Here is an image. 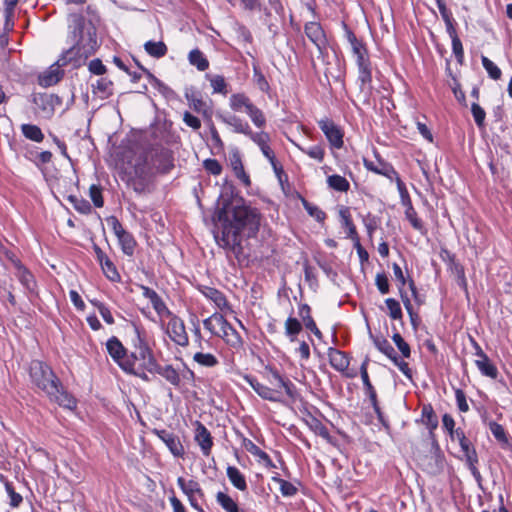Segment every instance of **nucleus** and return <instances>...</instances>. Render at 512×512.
<instances>
[{
  "mask_svg": "<svg viewBox=\"0 0 512 512\" xmlns=\"http://www.w3.org/2000/svg\"><path fill=\"white\" fill-rule=\"evenodd\" d=\"M299 148L303 153L307 154L312 159H315L319 162H322L324 159L325 152L320 145H314L308 149L302 147Z\"/></svg>",
  "mask_w": 512,
  "mask_h": 512,
  "instance_id": "nucleus-61",
  "label": "nucleus"
},
{
  "mask_svg": "<svg viewBox=\"0 0 512 512\" xmlns=\"http://www.w3.org/2000/svg\"><path fill=\"white\" fill-rule=\"evenodd\" d=\"M193 359L204 367H214L219 363L218 359L211 353L197 352L194 354Z\"/></svg>",
  "mask_w": 512,
  "mask_h": 512,
  "instance_id": "nucleus-45",
  "label": "nucleus"
},
{
  "mask_svg": "<svg viewBox=\"0 0 512 512\" xmlns=\"http://www.w3.org/2000/svg\"><path fill=\"white\" fill-rule=\"evenodd\" d=\"M385 304L388 309V315L394 320L402 319V309L400 303L394 298H387Z\"/></svg>",
  "mask_w": 512,
  "mask_h": 512,
  "instance_id": "nucleus-47",
  "label": "nucleus"
},
{
  "mask_svg": "<svg viewBox=\"0 0 512 512\" xmlns=\"http://www.w3.org/2000/svg\"><path fill=\"white\" fill-rule=\"evenodd\" d=\"M89 196H90L93 204L97 208L103 207L104 200H103V197H102V189H101L100 186L95 185V184L91 185L90 188H89Z\"/></svg>",
  "mask_w": 512,
  "mask_h": 512,
  "instance_id": "nucleus-59",
  "label": "nucleus"
},
{
  "mask_svg": "<svg viewBox=\"0 0 512 512\" xmlns=\"http://www.w3.org/2000/svg\"><path fill=\"white\" fill-rule=\"evenodd\" d=\"M328 357L330 365L339 372H344L349 367L348 356L338 349L329 348Z\"/></svg>",
  "mask_w": 512,
  "mask_h": 512,
  "instance_id": "nucleus-23",
  "label": "nucleus"
},
{
  "mask_svg": "<svg viewBox=\"0 0 512 512\" xmlns=\"http://www.w3.org/2000/svg\"><path fill=\"white\" fill-rule=\"evenodd\" d=\"M20 283L30 292H33L36 286L34 276L24 268H21L18 275Z\"/></svg>",
  "mask_w": 512,
  "mask_h": 512,
  "instance_id": "nucleus-50",
  "label": "nucleus"
},
{
  "mask_svg": "<svg viewBox=\"0 0 512 512\" xmlns=\"http://www.w3.org/2000/svg\"><path fill=\"white\" fill-rule=\"evenodd\" d=\"M390 360L399 368V370L408 379L412 380L413 373H412V370L409 368V365H408L407 362H405L402 359H400L397 353Z\"/></svg>",
  "mask_w": 512,
  "mask_h": 512,
  "instance_id": "nucleus-63",
  "label": "nucleus"
},
{
  "mask_svg": "<svg viewBox=\"0 0 512 512\" xmlns=\"http://www.w3.org/2000/svg\"><path fill=\"white\" fill-rule=\"evenodd\" d=\"M189 63L199 71H205L209 67V61L199 49H193L188 55Z\"/></svg>",
  "mask_w": 512,
  "mask_h": 512,
  "instance_id": "nucleus-33",
  "label": "nucleus"
},
{
  "mask_svg": "<svg viewBox=\"0 0 512 512\" xmlns=\"http://www.w3.org/2000/svg\"><path fill=\"white\" fill-rule=\"evenodd\" d=\"M230 165L234 171L235 176L245 185L250 186L251 181L249 176L244 170V166L241 160V156L238 151H235L229 156Z\"/></svg>",
  "mask_w": 512,
  "mask_h": 512,
  "instance_id": "nucleus-25",
  "label": "nucleus"
},
{
  "mask_svg": "<svg viewBox=\"0 0 512 512\" xmlns=\"http://www.w3.org/2000/svg\"><path fill=\"white\" fill-rule=\"evenodd\" d=\"M364 166L367 170L372 171L376 174L385 176L389 180H394V177L398 175L394 167L381 159H377L376 161H369L364 159Z\"/></svg>",
  "mask_w": 512,
  "mask_h": 512,
  "instance_id": "nucleus-15",
  "label": "nucleus"
},
{
  "mask_svg": "<svg viewBox=\"0 0 512 512\" xmlns=\"http://www.w3.org/2000/svg\"><path fill=\"white\" fill-rule=\"evenodd\" d=\"M489 429L492 433V435L497 439L499 442L507 443L508 438L506 435V432L502 425H500L497 422L491 421L489 423Z\"/></svg>",
  "mask_w": 512,
  "mask_h": 512,
  "instance_id": "nucleus-57",
  "label": "nucleus"
},
{
  "mask_svg": "<svg viewBox=\"0 0 512 512\" xmlns=\"http://www.w3.org/2000/svg\"><path fill=\"white\" fill-rule=\"evenodd\" d=\"M138 345L136 346V351L131 354L129 357L134 363L136 360H146L149 355L152 354V350L149 348L148 344L141 339L138 338Z\"/></svg>",
  "mask_w": 512,
  "mask_h": 512,
  "instance_id": "nucleus-42",
  "label": "nucleus"
},
{
  "mask_svg": "<svg viewBox=\"0 0 512 512\" xmlns=\"http://www.w3.org/2000/svg\"><path fill=\"white\" fill-rule=\"evenodd\" d=\"M426 459L428 461L426 464V470L429 473L438 474L443 470L445 457L437 443L433 444V450L431 451L430 455L426 457Z\"/></svg>",
  "mask_w": 512,
  "mask_h": 512,
  "instance_id": "nucleus-19",
  "label": "nucleus"
},
{
  "mask_svg": "<svg viewBox=\"0 0 512 512\" xmlns=\"http://www.w3.org/2000/svg\"><path fill=\"white\" fill-rule=\"evenodd\" d=\"M216 501L226 512H245L239 509L237 503L224 492L219 491L216 494Z\"/></svg>",
  "mask_w": 512,
  "mask_h": 512,
  "instance_id": "nucleus-35",
  "label": "nucleus"
},
{
  "mask_svg": "<svg viewBox=\"0 0 512 512\" xmlns=\"http://www.w3.org/2000/svg\"><path fill=\"white\" fill-rule=\"evenodd\" d=\"M214 93L227 94V84L223 76L216 75L210 79Z\"/></svg>",
  "mask_w": 512,
  "mask_h": 512,
  "instance_id": "nucleus-60",
  "label": "nucleus"
},
{
  "mask_svg": "<svg viewBox=\"0 0 512 512\" xmlns=\"http://www.w3.org/2000/svg\"><path fill=\"white\" fill-rule=\"evenodd\" d=\"M227 477L232 485L240 491L247 490V483L244 475L234 466L227 467Z\"/></svg>",
  "mask_w": 512,
  "mask_h": 512,
  "instance_id": "nucleus-28",
  "label": "nucleus"
},
{
  "mask_svg": "<svg viewBox=\"0 0 512 512\" xmlns=\"http://www.w3.org/2000/svg\"><path fill=\"white\" fill-rule=\"evenodd\" d=\"M152 168L159 173H168L174 166L172 151L168 148L157 146L149 153Z\"/></svg>",
  "mask_w": 512,
  "mask_h": 512,
  "instance_id": "nucleus-8",
  "label": "nucleus"
},
{
  "mask_svg": "<svg viewBox=\"0 0 512 512\" xmlns=\"http://www.w3.org/2000/svg\"><path fill=\"white\" fill-rule=\"evenodd\" d=\"M146 76L151 85L157 88L162 94L170 95L173 94L171 88L165 85L162 81H160L157 77H155L150 71H146Z\"/></svg>",
  "mask_w": 512,
  "mask_h": 512,
  "instance_id": "nucleus-58",
  "label": "nucleus"
},
{
  "mask_svg": "<svg viewBox=\"0 0 512 512\" xmlns=\"http://www.w3.org/2000/svg\"><path fill=\"white\" fill-rule=\"evenodd\" d=\"M272 479L280 485V491L283 496L291 497L297 493L298 490L296 486H294L291 482L279 477H273Z\"/></svg>",
  "mask_w": 512,
  "mask_h": 512,
  "instance_id": "nucleus-53",
  "label": "nucleus"
},
{
  "mask_svg": "<svg viewBox=\"0 0 512 512\" xmlns=\"http://www.w3.org/2000/svg\"><path fill=\"white\" fill-rule=\"evenodd\" d=\"M195 441L201 448L203 455L209 456L213 446V440L209 430L200 422H197Z\"/></svg>",
  "mask_w": 512,
  "mask_h": 512,
  "instance_id": "nucleus-20",
  "label": "nucleus"
},
{
  "mask_svg": "<svg viewBox=\"0 0 512 512\" xmlns=\"http://www.w3.org/2000/svg\"><path fill=\"white\" fill-rule=\"evenodd\" d=\"M152 433L165 443L173 456L181 458L184 456L185 450L177 435L165 429H154Z\"/></svg>",
  "mask_w": 512,
  "mask_h": 512,
  "instance_id": "nucleus-12",
  "label": "nucleus"
},
{
  "mask_svg": "<svg viewBox=\"0 0 512 512\" xmlns=\"http://www.w3.org/2000/svg\"><path fill=\"white\" fill-rule=\"evenodd\" d=\"M62 61L60 59L49 67L47 71L39 75L38 82L43 87H49L58 83L63 77V71L60 70Z\"/></svg>",
  "mask_w": 512,
  "mask_h": 512,
  "instance_id": "nucleus-17",
  "label": "nucleus"
},
{
  "mask_svg": "<svg viewBox=\"0 0 512 512\" xmlns=\"http://www.w3.org/2000/svg\"><path fill=\"white\" fill-rule=\"evenodd\" d=\"M145 51L152 57L161 58L167 54V46L164 42L147 41L144 44Z\"/></svg>",
  "mask_w": 512,
  "mask_h": 512,
  "instance_id": "nucleus-36",
  "label": "nucleus"
},
{
  "mask_svg": "<svg viewBox=\"0 0 512 512\" xmlns=\"http://www.w3.org/2000/svg\"><path fill=\"white\" fill-rule=\"evenodd\" d=\"M327 184L330 188L339 192H347L350 188L348 180L338 174L328 176Z\"/></svg>",
  "mask_w": 512,
  "mask_h": 512,
  "instance_id": "nucleus-38",
  "label": "nucleus"
},
{
  "mask_svg": "<svg viewBox=\"0 0 512 512\" xmlns=\"http://www.w3.org/2000/svg\"><path fill=\"white\" fill-rule=\"evenodd\" d=\"M21 131L27 139L34 142H42L44 139V134L37 125L23 124L21 126Z\"/></svg>",
  "mask_w": 512,
  "mask_h": 512,
  "instance_id": "nucleus-39",
  "label": "nucleus"
},
{
  "mask_svg": "<svg viewBox=\"0 0 512 512\" xmlns=\"http://www.w3.org/2000/svg\"><path fill=\"white\" fill-rule=\"evenodd\" d=\"M302 324L294 317H288L285 322V334L289 337L290 341H295L296 336L301 332Z\"/></svg>",
  "mask_w": 512,
  "mask_h": 512,
  "instance_id": "nucleus-41",
  "label": "nucleus"
},
{
  "mask_svg": "<svg viewBox=\"0 0 512 512\" xmlns=\"http://www.w3.org/2000/svg\"><path fill=\"white\" fill-rule=\"evenodd\" d=\"M106 347L109 355L124 371L130 374L138 375L134 371V362L128 356H126V349L117 337H111L107 341Z\"/></svg>",
  "mask_w": 512,
  "mask_h": 512,
  "instance_id": "nucleus-7",
  "label": "nucleus"
},
{
  "mask_svg": "<svg viewBox=\"0 0 512 512\" xmlns=\"http://www.w3.org/2000/svg\"><path fill=\"white\" fill-rule=\"evenodd\" d=\"M422 418L430 429H435L438 426V418L431 405H424L422 408Z\"/></svg>",
  "mask_w": 512,
  "mask_h": 512,
  "instance_id": "nucleus-46",
  "label": "nucleus"
},
{
  "mask_svg": "<svg viewBox=\"0 0 512 512\" xmlns=\"http://www.w3.org/2000/svg\"><path fill=\"white\" fill-rule=\"evenodd\" d=\"M203 294L210 300H212L216 306L220 309H223L227 306L226 297L222 292L215 288L206 287L203 291Z\"/></svg>",
  "mask_w": 512,
  "mask_h": 512,
  "instance_id": "nucleus-40",
  "label": "nucleus"
},
{
  "mask_svg": "<svg viewBox=\"0 0 512 512\" xmlns=\"http://www.w3.org/2000/svg\"><path fill=\"white\" fill-rule=\"evenodd\" d=\"M142 290L143 296L150 300L154 310L157 312L158 315L161 316L166 314L169 316L172 314L156 291L146 286H142Z\"/></svg>",
  "mask_w": 512,
  "mask_h": 512,
  "instance_id": "nucleus-22",
  "label": "nucleus"
},
{
  "mask_svg": "<svg viewBox=\"0 0 512 512\" xmlns=\"http://www.w3.org/2000/svg\"><path fill=\"white\" fill-rule=\"evenodd\" d=\"M304 32L319 52L323 53L327 47V38L322 26L317 22H308L304 27Z\"/></svg>",
  "mask_w": 512,
  "mask_h": 512,
  "instance_id": "nucleus-14",
  "label": "nucleus"
},
{
  "mask_svg": "<svg viewBox=\"0 0 512 512\" xmlns=\"http://www.w3.org/2000/svg\"><path fill=\"white\" fill-rule=\"evenodd\" d=\"M68 200L70 201V203H72L73 207L82 214H89L92 210L90 203L83 198H79L75 195H70L68 197Z\"/></svg>",
  "mask_w": 512,
  "mask_h": 512,
  "instance_id": "nucleus-48",
  "label": "nucleus"
},
{
  "mask_svg": "<svg viewBox=\"0 0 512 512\" xmlns=\"http://www.w3.org/2000/svg\"><path fill=\"white\" fill-rule=\"evenodd\" d=\"M358 80L360 81V94L363 97V102L369 104V98L372 91V73L371 67L358 69Z\"/></svg>",
  "mask_w": 512,
  "mask_h": 512,
  "instance_id": "nucleus-21",
  "label": "nucleus"
},
{
  "mask_svg": "<svg viewBox=\"0 0 512 512\" xmlns=\"http://www.w3.org/2000/svg\"><path fill=\"white\" fill-rule=\"evenodd\" d=\"M33 103L43 112L52 114L54 111V96L46 93L33 95Z\"/></svg>",
  "mask_w": 512,
  "mask_h": 512,
  "instance_id": "nucleus-26",
  "label": "nucleus"
},
{
  "mask_svg": "<svg viewBox=\"0 0 512 512\" xmlns=\"http://www.w3.org/2000/svg\"><path fill=\"white\" fill-rule=\"evenodd\" d=\"M471 112L475 120L476 125L481 128L484 126L486 113L484 109L477 103H472Z\"/></svg>",
  "mask_w": 512,
  "mask_h": 512,
  "instance_id": "nucleus-62",
  "label": "nucleus"
},
{
  "mask_svg": "<svg viewBox=\"0 0 512 512\" xmlns=\"http://www.w3.org/2000/svg\"><path fill=\"white\" fill-rule=\"evenodd\" d=\"M475 365L479 369L482 375L491 379H496L498 376L497 367L491 362L489 357L483 360H475Z\"/></svg>",
  "mask_w": 512,
  "mask_h": 512,
  "instance_id": "nucleus-34",
  "label": "nucleus"
},
{
  "mask_svg": "<svg viewBox=\"0 0 512 512\" xmlns=\"http://www.w3.org/2000/svg\"><path fill=\"white\" fill-rule=\"evenodd\" d=\"M100 266L103 273L109 280L113 282H117L120 280V275L117 271V268L109 257L107 259H104V261L100 263Z\"/></svg>",
  "mask_w": 512,
  "mask_h": 512,
  "instance_id": "nucleus-43",
  "label": "nucleus"
},
{
  "mask_svg": "<svg viewBox=\"0 0 512 512\" xmlns=\"http://www.w3.org/2000/svg\"><path fill=\"white\" fill-rule=\"evenodd\" d=\"M481 62L492 79L498 80L501 77V70L489 58L482 56Z\"/></svg>",
  "mask_w": 512,
  "mask_h": 512,
  "instance_id": "nucleus-54",
  "label": "nucleus"
},
{
  "mask_svg": "<svg viewBox=\"0 0 512 512\" xmlns=\"http://www.w3.org/2000/svg\"><path fill=\"white\" fill-rule=\"evenodd\" d=\"M272 378L275 380V388H270L264 384L259 383L257 380H249V383L253 390L263 399L272 402L280 400V389L283 388L286 394L293 398L295 395V386L289 381L285 380L277 370L270 369Z\"/></svg>",
  "mask_w": 512,
  "mask_h": 512,
  "instance_id": "nucleus-4",
  "label": "nucleus"
},
{
  "mask_svg": "<svg viewBox=\"0 0 512 512\" xmlns=\"http://www.w3.org/2000/svg\"><path fill=\"white\" fill-rule=\"evenodd\" d=\"M229 104L230 108L235 112H242L244 110L257 128H264L266 126V117L263 111L255 106L244 93L232 94Z\"/></svg>",
  "mask_w": 512,
  "mask_h": 512,
  "instance_id": "nucleus-5",
  "label": "nucleus"
},
{
  "mask_svg": "<svg viewBox=\"0 0 512 512\" xmlns=\"http://www.w3.org/2000/svg\"><path fill=\"white\" fill-rule=\"evenodd\" d=\"M29 376L32 384L42 391L50 401L68 409L76 407L75 398L65 390L60 379L45 362L32 360L29 366Z\"/></svg>",
  "mask_w": 512,
  "mask_h": 512,
  "instance_id": "nucleus-3",
  "label": "nucleus"
},
{
  "mask_svg": "<svg viewBox=\"0 0 512 512\" xmlns=\"http://www.w3.org/2000/svg\"><path fill=\"white\" fill-rule=\"evenodd\" d=\"M225 321H226V318L223 315L214 313L212 316L208 317L207 319H205L203 321V325L212 334H215L218 336Z\"/></svg>",
  "mask_w": 512,
  "mask_h": 512,
  "instance_id": "nucleus-31",
  "label": "nucleus"
},
{
  "mask_svg": "<svg viewBox=\"0 0 512 512\" xmlns=\"http://www.w3.org/2000/svg\"><path fill=\"white\" fill-rule=\"evenodd\" d=\"M177 484L180 489L186 495H199L200 497L204 496V493L199 485V483L195 480L186 481L183 477H179L177 479Z\"/></svg>",
  "mask_w": 512,
  "mask_h": 512,
  "instance_id": "nucleus-30",
  "label": "nucleus"
},
{
  "mask_svg": "<svg viewBox=\"0 0 512 512\" xmlns=\"http://www.w3.org/2000/svg\"><path fill=\"white\" fill-rule=\"evenodd\" d=\"M368 363H369V358L366 357L365 360L363 361V363L361 364L360 374H361V378L363 381V385H364L366 394L368 395L371 402H375V399H377V394H376V391L369 379V375L367 372Z\"/></svg>",
  "mask_w": 512,
  "mask_h": 512,
  "instance_id": "nucleus-27",
  "label": "nucleus"
},
{
  "mask_svg": "<svg viewBox=\"0 0 512 512\" xmlns=\"http://www.w3.org/2000/svg\"><path fill=\"white\" fill-rule=\"evenodd\" d=\"M127 185L131 187L137 194H145L150 192V178L130 176Z\"/></svg>",
  "mask_w": 512,
  "mask_h": 512,
  "instance_id": "nucleus-32",
  "label": "nucleus"
},
{
  "mask_svg": "<svg viewBox=\"0 0 512 512\" xmlns=\"http://www.w3.org/2000/svg\"><path fill=\"white\" fill-rule=\"evenodd\" d=\"M185 98L187 99L190 108H192L197 113H205L206 103L202 100L201 97L196 95L194 92H186Z\"/></svg>",
  "mask_w": 512,
  "mask_h": 512,
  "instance_id": "nucleus-44",
  "label": "nucleus"
},
{
  "mask_svg": "<svg viewBox=\"0 0 512 512\" xmlns=\"http://www.w3.org/2000/svg\"><path fill=\"white\" fill-rule=\"evenodd\" d=\"M218 336H220L226 344L234 350H239L243 346L241 336L227 320L225 321Z\"/></svg>",
  "mask_w": 512,
  "mask_h": 512,
  "instance_id": "nucleus-18",
  "label": "nucleus"
},
{
  "mask_svg": "<svg viewBox=\"0 0 512 512\" xmlns=\"http://www.w3.org/2000/svg\"><path fill=\"white\" fill-rule=\"evenodd\" d=\"M156 373L164 377L171 385L175 387L180 385V375L172 365L160 366Z\"/></svg>",
  "mask_w": 512,
  "mask_h": 512,
  "instance_id": "nucleus-37",
  "label": "nucleus"
},
{
  "mask_svg": "<svg viewBox=\"0 0 512 512\" xmlns=\"http://www.w3.org/2000/svg\"><path fill=\"white\" fill-rule=\"evenodd\" d=\"M218 118L226 125L232 127L235 133L244 134L247 137L252 133L249 123L234 114H221L218 115Z\"/></svg>",
  "mask_w": 512,
  "mask_h": 512,
  "instance_id": "nucleus-16",
  "label": "nucleus"
},
{
  "mask_svg": "<svg viewBox=\"0 0 512 512\" xmlns=\"http://www.w3.org/2000/svg\"><path fill=\"white\" fill-rule=\"evenodd\" d=\"M455 436V440L459 442L461 450L465 455L469 470L471 471L475 480L480 483L482 481V476L476 467V464L478 463V456L475 448L471 444L470 440L467 439L462 429H456Z\"/></svg>",
  "mask_w": 512,
  "mask_h": 512,
  "instance_id": "nucleus-6",
  "label": "nucleus"
},
{
  "mask_svg": "<svg viewBox=\"0 0 512 512\" xmlns=\"http://www.w3.org/2000/svg\"><path fill=\"white\" fill-rule=\"evenodd\" d=\"M339 216L341 218V224L343 227L347 229V237L350 239H355L358 237V233L356 231V227L352 222L350 210L347 207H342L339 211Z\"/></svg>",
  "mask_w": 512,
  "mask_h": 512,
  "instance_id": "nucleus-29",
  "label": "nucleus"
},
{
  "mask_svg": "<svg viewBox=\"0 0 512 512\" xmlns=\"http://www.w3.org/2000/svg\"><path fill=\"white\" fill-rule=\"evenodd\" d=\"M88 70L97 76H102L107 72L106 66L103 64V62L96 58L89 62L88 64Z\"/></svg>",
  "mask_w": 512,
  "mask_h": 512,
  "instance_id": "nucleus-64",
  "label": "nucleus"
},
{
  "mask_svg": "<svg viewBox=\"0 0 512 512\" xmlns=\"http://www.w3.org/2000/svg\"><path fill=\"white\" fill-rule=\"evenodd\" d=\"M213 220L214 238L219 247L234 255L239 261L246 259L242 241L257 235L261 213L242 197L234 195L233 188H226L220 196Z\"/></svg>",
  "mask_w": 512,
  "mask_h": 512,
  "instance_id": "nucleus-1",
  "label": "nucleus"
},
{
  "mask_svg": "<svg viewBox=\"0 0 512 512\" xmlns=\"http://www.w3.org/2000/svg\"><path fill=\"white\" fill-rule=\"evenodd\" d=\"M318 125L333 148H342L343 132L339 126H337L332 120L327 118L320 120L318 122Z\"/></svg>",
  "mask_w": 512,
  "mask_h": 512,
  "instance_id": "nucleus-11",
  "label": "nucleus"
},
{
  "mask_svg": "<svg viewBox=\"0 0 512 512\" xmlns=\"http://www.w3.org/2000/svg\"><path fill=\"white\" fill-rule=\"evenodd\" d=\"M69 39L72 46L63 52L60 61L62 65L71 62L85 61L92 56L100 46L97 37V29L90 20H86L81 14L70 15Z\"/></svg>",
  "mask_w": 512,
  "mask_h": 512,
  "instance_id": "nucleus-2",
  "label": "nucleus"
},
{
  "mask_svg": "<svg viewBox=\"0 0 512 512\" xmlns=\"http://www.w3.org/2000/svg\"><path fill=\"white\" fill-rule=\"evenodd\" d=\"M243 447L252 455L257 456L260 460L261 459H268V454L261 450L253 441L250 439H247L243 437L242 441Z\"/></svg>",
  "mask_w": 512,
  "mask_h": 512,
  "instance_id": "nucleus-52",
  "label": "nucleus"
},
{
  "mask_svg": "<svg viewBox=\"0 0 512 512\" xmlns=\"http://www.w3.org/2000/svg\"><path fill=\"white\" fill-rule=\"evenodd\" d=\"M258 145L263 155L269 160L274 170L277 171V160L271 147L269 146L270 136L264 131L253 132L248 136Z\"/></svg>",
  "mask_w": 512,
  "mask_h": 512,
  "instance_id": "nucleus-13",
  "label": "nucleus"
},
{
  "mask_svg": "<svg viewBox=\"0 0 512 512\" xmlns=\"http://www.w3.org/2000/svg\"><path fill=\"white\" fill-rule=\"evenodd\" d=\"M108 224L111 225L114 234L116 235L121 249L124 254L131 256L134 253L136 241L131 233L126 231L122 224L115 216H110L107 218Z\"/></svg>",
  "mask_w": 512,
  "mask_h": 512,
  "instance_id": "nucleus-9",
  "label": "nucleus"
},
{
  "mask_svg": "<svg viewBox=\"0 0 512 512\" xmlns=\"http://www.w3.org/2000/svg\"><path fill=\"white\" fill-rule=\"evenodd\" d=\"M405 216L415 230L420 232L425 230L423 222L418 218L417 212L414 208L405 209Z\"/></svg>",
  "mask_w": 512,
  "mask_h": 512,
  "instance_id": "nucleus-56",
  "label": "nucleus"
},
{
  "mask_svg": "<svg viewBox=\"0 0 512 512\" xmlns=\"http://www.w3.org/2000/svg\"><path fill=\"white\" fill-rule=\"evenodd\" d=\"M374 344L377 347V349L384 355H386L389 359H391L396 354L395 349L392 347L389 341L383 337L375 338Z\"/></svg>",
  "mask_w": 512,
  "mask_h": 512,
  "instance_id": "nucleus-49",
  "label": "nucleus"
},
{
  "mask_svg": "<svg viewBox=\"0 0 512 512\" xmlns=\"http://www.w3.org/2000/svg\"><path fill=\"white\" fill-rule=\"evenodd\" d=\"M170 316L171 318L167 325V334L176 345L182 347L188 346L189 337L186 332L184 321L174 314H171Z\"/></svg>",
  "mask_w": 512,
  "mask_h": 512,
  "instance_id": "nucleus-10",
  "label": "nucleus"
},
{
  "mask_svg": "<svg viewBox=\"0 0 512 512\" xmlns=\"http://www.w3.org/2000/svg\"><path fill=\"white\" fill-rule=\"evenodd\" d=\"M302 204L307 213L315 218L318 222L324 221L326 214L316 205L308 202L306 199L302 198Z\"/></svg>",
  "mask_w": 512,
  "mask_h": 512,
  "instance_id": "nucleus-51",
  "label": "nucleus"
},
{
  "mask_svg": "<svg viewBox=\"0 0 512 512\" xmlns=\"http://www.w3.org/2000/svg\"><path fill=\"white\" fill-rule=\"evenodd\" d=\"M113 82L107 77H102L91 84L92 93L101 99H107L113 95Z\"/></svg>",
  "mask_w": 512,
  "mask_h": 512,
  "instance_id": "nucleus-24",
  "label": "nucleus"
},
{
  "mask_svg": "<svg viewBox=\"0 0 512 512\" xmlns=\"http://www.w3.org/2000/svg\"><path fill=\"white\" fill-rule=\"evenodd\" d=\"M392 340L404 358H409L411 356V349L409 344L403 339V337L399 333H395L392 336Z\"/></svg>",
  "mask_w": 512,
  "mask_h": 512,
  "instance_id": "nucleus-55",
  "label": "nucleus"
}]
</instances>
